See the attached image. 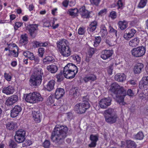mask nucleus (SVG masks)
Returning <instances> with one entry per match:
<instances>
[{
  "mask_svg": "<svg viewBox=\"0 0 148 148\" xmlns=\"http://www.w3.org/2000/svg\"><path fill=\"white\" fill-rule=\"evenodd\" d=\"M110 30L109 32L112 34H115L116 37H117V31L116 29L113 28L111 26H109Z\"/></svg>",
  "mask_w": 148,
  "mask_h": 148,
  "instance_id": "nucleus-49",
  "label": "nucleus"
},
{
  "mask_svg": "<svg viewBox=\"0 0 148 148\" xmlns=\"http://www.w3.org/2000/svg\"><path fill=\"white\" fill-rule=\"evenodd\" d=\"M97 22L94 21L91 23L87 29V30L88 33L93 32L97 28Z\"/></svg>",
  "mask_w": 148,
  "mask_h": 148,
  "instance_id": "nucleus-24",
  "label": "nucleus"
},
{
  "mask_svg": "<svg viewBox=\"0 0 148 148\" xmlns=\"http://www.w3.org/2000/svg\"><path fill=\"white\" fill-rule=\"evenodd\" d=\"M21 110L22 108L21 106L18 105L15 106L11 110V116L12 118L16 117L18 115Z\"/></svg>",
  "mask_w": 148,
  "mask_h": 148,
  "instance_id": "nucleus-10",
  "label": "nucleus"
},
{
  "mask_svg": "<svg viewBox=\"0 0 148 148\" xmlns=\"http://www.w3.org/2000/svg\"><path fill=\"white\" fill-rule=\"evenodd\" d=\"M25 132L23 130H17L14 137L15 141L19 143L23 142L25 139Z\"/></svg>",
  "mask_w": 148,
  "mask_h": 148,
  "instance_id": "nucleus-8",
  "label": "nucleus"
},
{
  "mask_svg": "<svg viewBox=\"0 0 148 148\" xmlns=\"http://www.w3.org/2000/svg\"><path fill=\"white\" fill-rule=\"evenodd\" d=\"M97 79V77L95 75L91 73H89L85 75L83 80L85 82H87L89 81H94Z\"/></svg>",
  "mask_w": 148,
  "mask_h": 148,
  "instance_id": "nucleus-13",
  "label": "nucleus"
},
{
  "mask_svg": "<svg viewBox=\"0 0 148 148\" xmlns=\"http://www.w3.org/2000/svg\"><path fill=\"white\" fill-rule=\"evenodd\" d=\"M75 91L74 92L73 95V97L76 98L78 97L80 95V89L78 87H76L75 88Z\"/></svg>",
  "mask_w": 148,
  "mask_h": 148,
  "instance_id": "nucleus-43",
  "label": "nucleus"
},
{
  "mask_svg": "<svg viewBox=\"0 0 148 148\" xmlns=\"http://www.w3.org/2000/svg\"><path fill=\"white\" fill-rule=\"evenodd\" d=\"M25 101L27 102L30 103H36V101L35 100L33 93H30L26 95Z\"/></svg>",
  "mask_w": 148,
  "mask_h": 148,
  "instance_id": "nucleus-22",
  "label": "nucleus"
},
{
  "mask_svg": "<svg viewBox=\"0 0 148 148\" xmlns=\"http://www.w3.org/2000/svg\"><path fill=\"white\" fill-rule=\"evenodd\" d=\"M147 0H140L138 5V8H143L146 5Z\"/></svg>",
  "mask_w": 148,
  "mask_h": 148,
  "instance_id": "nucleus-45",
  "label": "nucleus"
},
{
  "mask_svg": "<svg viewBox=\"0 0 148 148\" xmlns=\"http://www.w3.org/2000/svg\"><path fill=\"white\" fill-rule=\"evenodd\" d=\"M23 23L21 22H16L15 23V25L14 26V29L15 30L17 29L18 28L21 26Z\"/></svg>",
  "mask_w": 148,
  "mask_h": 148,
  "instance_id": "nucleus-58",
  "label": "nucleus"
},
{
  "mask_svg": "<svg viewBox=\"0 0 148 148\" xmlns=\"http://www.w3.org/2000/svg\"><path fill=\"white\" fill-rule=\"evenodd\" d=\"M32 115L33 119L36 123H39L40 122V117L42 114L39 111H32Z\"/></svg>",
  "mask_w": 148,
  "mask_h": 148,
  "instance_id": "nucleus-12",
  "label": "nucleus"
},
{
  "mask_svg": "<svg viewBox=\"0 0 148 148\" xmlns=\"http://www.w3.org/2000/svg\"><path fill=\"white\" fill-rule=\"evenodd\" d=\"M90 1L92 4L96 6H98L101 1V0H90Z\"/></svg>",
  "mask_w": 148,
  "mask_h": 148,
  "instance_id": "nucleus-55",
  "label": "nucleus"
},
{
  "mask_svg": "<svg viewBox=\"0 0 148 148\" xmlns=\"http://www.w3.org/2000/svg\"><path fill=\"white\" fill-rule=\"evenodd\" d=\"M67 41L64 39L60 40L57 42L58 51L63 57H68L71 55V51L67 45Z\"/></svg>",
  "mask_w": 148,
  "mask_h": 148,
  "instance_id": "nucleus-3",
  "label": "nucleus"
},
{
  "mask_svg": "<svg viewBox=\"0 0 148 148\" xmlns=\"http://www.w3.org/2000/svg\"><path fill=\"white\" fill-rule=\"evenodd\" d=\"M90 106V105L88 101H84L76 104L74 107L73 110L77 113L82 114L84 113Z\"/></svg>",
  "mask_w": 148,
  "mask_h": 148,
  "instance_id": "nucleus-6",
  "label": "nucleus"
},
{
  "mask_svg": "<svg viewBox=\"0 0 148 148\" xmlns=\"http://www.w3.org/2000/svg\"><path fill=\"white\" fill-rule=\"evenodd\" d=\"M9 145L12 148H15L16 147V145L13 140H10L9 142Z\"/></svg>",
  "mask_w": 148,
  "mask_h": 148,
  "instance_id": "nucleus-52",
  "label": "nucleus"
},
{
  "mask_svg": "<svg viewBox=\"0 0 148 148\" xmlns=\"http://www.w3.org/2000/svg\"><path fill=\"white\" fill-rule=\"evenodd\" d=\"M64 94V90L63 88H57L55 92V98L57 99L62 98Z\"/></svg>",
  "mask_w": 148,
  "mask_h": 148,
  "instance_id": "nucleus-18",
  "label": "nucleus"
},
{
  "mask_svg": "<svg viewBox=\"0 0 148 148\" xmlns=\"http://www.w3.org/2000/svg\"><path fill=\"white\" fill-rule=\"evenodd\" d=\"M52 57L48 56L45 58L43 60L44 63L45 64L49 63L53 61V59Z\"/></svg>",
  "mask_w": 148,
  "mask_h": 148,
  "instance_id": "nucleus-44",
  "label": "nucleus"
},
{
  "mask_svg": "<svg viewBox=\"0 0 148 148\" xmlns=\"http://www.w3.org/2000/svg\"><path fill=\"white\" fill-rule=\"evenodd\" d=\"M117 5L119 8H123L124 5L121 0H119L118 1Z\"/></svg>",
  "mask_w": 148,
  "mask_h": 148,
  "instance_id": "nucleus-57",
  "label": "nucleus"
},
{
  "mask_svg": "<svg viewBox=\"0 0 148 148\" xmlns=\"http://www.w3.org/2000/svg\"><path fill=\"white\" fill-rule=\"evenodd\" d=\"M108 32L106 28L105 25H102L101 27V31L100 34L101 35L102 37H104L106 36Z\"/></svg>",
  "mask_w": 148,
  "mask_h": 148,
  "instance_id": "nucleus-34",
  "label": "nucleus"
},
{
  "mask_svg": "<svg viewBox=\"0 0 148 148\" xmlns=\"http://www.w3.org/2000/svg\"><path fill=\"white\" fill-rule=\"evenodd\" d=\"M69 3V1L68 0H64L62 2V5L65 7H67Z\"/></svg>",
  "mask_w": 148,
  "mask_h": 148,
  "instance_id": "nucleus-64",
  "label": "nucleus"
},
{
  "mask_svg": "<svg viewBox=\"0 0 148 148\" xmlns=\"http://www.w3.org/2000/svg\"><path fill=\"white\" fill-rule=\"evenodd\" d=\"M4 76L5 78L8 81H10L11 79V77L8 73H5L4 74Z\"/></svg>",
  "mask_w": 148,
  "mask_h": 148,
  "instance_id": "nucleus-59",
  "label": "nucleus"
},
{
  "mask_svg": "<svg viewBox=\"0 0 148 148\" xmlns=\"http://www.w3.org/2000/svg\"><path fill=\"white\" fill-rule=\"evenodd\" d=\"M23 55L25 57H27L30 60H32L34 58V54L33 53L30 52L26 51L23 53Z\"/></svg>",
  "mask_w": 148,
  "mask_h": 148,
  "instance_id": "nucleus-32",
  "label": "nucleus"
},
{
  "mask_svg": "<svg viewBox=\"0 0 148 148\" xmlns=\"http://www.w3.org/2000/svg\"><path fill=\"white\" fill-rule=\"evenodd\" d=\"M116 13L115 12L113 11L110 13V17L112 19H115L116 18Z\"/></svg>",
  "mask_w": 148,
  "mask_h": 148,
  "instance_id": "nucleus-54",
  "label": "nucleus"
},
{
  "mask_svg": "<svg viewBox=\"0 0 148 148\" xmlns=\"http://www.w3.org/2000/svg\"><path fill=\"white\" fill-rule=\"evenodd\" d=\"M56 82L53 80H51L47 83L45 87L46 89L49 91L52 90L54 88Z\"/></svg>",
  "mask_w": 148,
  "mask_h": 148,
  "instance_id": "nucleus-27",
  "label": "nucleus"
},
{
  "mask_svg": "<svg viewBox=\"0 0 148 148\" xmlns=\"http://www.w3.org/2000/svg\"><path fill=\"white\" fill-rule=\"evenodd\" d=\"M18 97L16 95H13L11 96L6 100L5 104L8 106L12 105L18 100Z\"/></svg>",
  "mask_w": 148,
  "mask_h": 148,
  "instance_id": "nucleus-11",
  "label": "nucleus"
},
{
  "mask_svg": "<svg viewBox=\"0 0 148 148\" xmlns=\"http://www.w3.org/2000/svg\"><path fill=\"white\" fill-rule=\"evenodd\" d=\"M109 91L115 95V100L116 102L121 105H124V98L126 95V90L119 85L118 83L114 82L110 86Z\"/></svg>",
  "mask_w": 148,
  "mask_h": 148,
  "instance_id": "nucleus-2",
  "label": "nucleus"
},
{
  "mask_svg": "<svg viewBox=\"0 0 148 148\" xmlns=\"http://www.w3.org/2000/svg\"><path fill=\"white\" fill-rule=\"evenodd\" d=\"M54 97L53 95H51L48 98L47 100V103L48 105H50L54 102Z\"/></svg>",
  "mask_w": 148,
  "mask_h": 148,
  "instance_id": "nucleus-39",
  "label": "nucleus"
},
{
  "mask_svg": "<svg viewBox=\"0 0 148 148\" xmlns=\"http://www.w3.org/2000/svg\"><path fill=\"white\" fill-rule=\"evenodd\" d=\"M147 85H148V76L143 77L139 83V87L140 89H142L145 88Z\"/></svg>",
  "mask_w": 148,
  "mask_h": 148,
  "instance_id": "nucleus-23",
  "label": "nucleus"
},
{
  "mask_svg": "<svg viewBox=\"0 0 148 148\" xmlns=\"http://www.w3.org/2000/svg\"><path fill=\"white\" fill-rule=\"evenodd\" d=\"M111 101L112 99L110 97L104 98L99 101L100 106L103 109L106 108L111 105Z\"/></svg>",
  "mask_w": 148,
  "mask_h": 148,
  "instance_id": "nucleus-9",
  "label": "nucleus"
},
{
  "mask_svg": "<svg viewBox=\"0 0 148 148\" xmlns=\"http://www.w3.org/2000/svg\"><path fill=\"white\" fill-rule=\"evenodd\" d=\"M127 95L130 96H132L134 95V93L132 90L131 89H129L126 91V95Z\"/></svg>",
  "mask_w": 148,
  "mask_h": 148,
  "instance_id": "nucleus-60",
  "label": "nucleus"
},
{
  "mask_svg": "<svg viewBox=\"0 0 148 148\" xmlns=\"http://www.w3.org/2000/svg\"><path fill=\"white\" fill-rule=\"evenodd\" d=\"M136 31L134 29H131L129 30L128 33H125L123 37L124 38L127 40H129L133 37L134 34L136 33Z\"/></svg>",
  "mask_w": 148,
  "mask_h": 148,
  "instance_id": "nucleus-20",
  "label": "nucleus"
},
{
  "mask_svg": "<svg viewBox=\"0 0 148 148\" xmlns=\"http://www.w3.org/2000/svg\"><path fill=\"white\" fill-rule=\"evenodd\" d=\"M21 39L20 42L24 45L28 43V37L26 34L22 35L21 36Z\"/></svg>",
  "mask_w": 148,
  "mask_h": 148,
  "instance_id": "nucleus-35",
  "label": "nucleus"
},
{
  "mask_svg": "<svg viewBox=\"0 0 148 148\" xmlns=\"http://www.w3.org/2000/svg\"><path fill=\"white\" fill-rule=\"evenodd\" d=\"M90 140L91 143L88 145V146L90 147H94L97 145V142L98 140V137L96 135L91 134L90 136Z\"/></svg>",
  "mask_w": 148,
  "mask_h": 148,
  "instance_id": "nucleus-15",
  "label": "nucleus"
},
{
  "mask_svg": "<svg viewBox=\"0 0 148 148\" xmlns=\"http://www.w3.org/2000/svg\"><path fill=\"white\" fill-rule=\"evenodd\" d=\"M32 144L31 141L29 140H27L23 144V147L29 146Z\"/></svg>",
  "mask_w": 148,
  "mask_h": 148,
  "instance_id": "nucleus-56",
  "label": "nucleus"
},
{
  "mask_svg": "<svg viewBox=\"0 0 148 148\" xmlns=\"http://www.w3.org/2000/svg\"><path fill=\"white\" fill-rule=\"evenodd\" d=\"M126 78V75L123 73H119L116 74L115 76V79L120 82H123L124 81Z\"/></svg>",
  "mask_w": 148,
  "mask_h": 148,
  "instance_id": "nucleus-25",
  "label": "nucleus"
},
{
  "mask_svg": "<svg viewBox=\"0 0 148 148\" xmlns=\"http://www.w3.org/2000/svg\"><path fill=\"white\" fill-rule=\"evenodd\" d=\"M68 128L66 126L57 125L52 132L50 138L58 147L64 143L65 138L67 136Z\"/></svg>",
  "mask_w": 148,
  "mask_h": 148,
  "instance_id": "nucleus-1",
  "label": "nucleus"
},
{
  "mask_svg": "<svg viewBox=\"0 0 148 148\" xmlns=\"http://www.w3.org/2000/svg\"><path fill=\"white\" fill-rule=\"evenodd\" d=\"M47 69L48 71L52 73L57 72L58 68L57 66L54 64H51L47 66Z\"/></svg>",
  "mask_w": 148,
  "mask_h": 148,
  "instance_id": "nucleus-28",
  "label": "nucleus"
},
{
  "mask_svg": "<svg viewBox=\"0 0 148 148\" xmlns=\"http://www.w3.org/2000/svg\"><path fill=\"white\" fill-rule=\"evenodd\" d=\"M144 137V135L142 132H139L136 134L135 135L134 138L137 140H141L143 139Z\"/></svg>",
  "mask_w": 148,
  "mask_h": 148,
  "instance_id": "nucleus-37",
  "label": "nucleus"
},
{
  "mask_svg": "<svg viewBox=\"0 0 148 148\" xmlns=\"http://www.w3.org/2000/svg\"><path fill=\"white\" fill-rule=\"evenodd\" d=\"M90 12L87 10H82V15L84 18H88L89 17Z\"/></svg>",
  "mask_w": 148,
  "mask_h": 148,
  "instance_id": "nucleus-41",
  "label": "nucleus"
},
{
  "mask_svg": "<svg viewBox=\"0 0 148 148\" xmlns=\"http://www.w3.org/2000/svg\"><path fill=\"white\" fill-rule=\"evenodd\" d=\"M95 38L93 45L95 47H97L100 43L101 41V38L99 36H96L95 37Z\"/></svg>",
  "mask_w": 148,
  "mask_h": 148,
  "instance_id": "nucleus-40",
  "label": "nucleus"
},
{
  "mask_svg": "<svg viewBox=\"0 0 148 148\" xmlns=\"http://www.w3.org/2000/svg\"><path fill=\"white\" fill-rule=\"evenodd\" d=\"M68 118L69 119H71L74 118L73 114L71 112H69L67 113Z\"/></svg>",
  "mask_w": 148,
  "mask_h": 148,
  "instance_id": "nucleus-62",
  "label": "nucleus"
},
{
  "mask_svg": "<svg viewBox=\"0 0 148 148\" xmlns=\"http://www.w3.org/2000/svg\"><path fill=\"white\" fill-rule=\"evenodd\" d=\"M107 71L109 75H111L113 69V64L111 65L107 68Z\"/></svg>",
  "mask_w": 148,
  "mask_h": 148,
  "instance_id": "nucleus-51",
  "label": "nucleus"
},
{
  "mask_svg": "<svg viewBox=\"0 0 148 148\" xmlns=\"http://www.w3.org/2000/svg\"><path fill=\"white\" fill-rule=\"evenodd\" d=\"M28 31L30 35L33 38H34L36 34V30L38 29V26L35 25H29V27L28 28Z\"/></svg>",
  "mask_w": 148,
  "mask_h": 148,
  "instance_id": "nucleus-17",
  "label": "nucleus"
},
{
  "mask_svg": "<svg viewBox=\"0 0 148 148\" xmlns=\"http://www.w3.org/2000/svg\"><path fill=\"white\" fill-rule=\"evenodd\" d=\"M64 69L65 70H69L74 72H76L77 73L78 71V69L77 66L72 63H69L66 65Z\"/></svg>",
  "mask_w": 148,
  "mask_h": 148,
  "instance_id": "nucleus-19",
  "label": "nucleus"
},
{
  "mask_svg": "<svg viewBox=\"0 0 148 148\" xmlns=\"http://www.w3.org/2000/svg\"><path fill=\"white\" fill-rule=\"evenodd\" d=\"M13 47L15 49L12 51L9 50L10 53L8 54V56L12 55L14 57H17L18 56V53L17 52L18 51V47L15 44L13 45Z\"/></svg>",
  "mask_w": 148,
  "mask_h": 148,
  "instance_id": "nucleus-29",
  "label": "nucleus"
},
{
  "mask_svg": "<svg viewBox=\"0 0 148 148\" xmlns=\"http://www.w3.org/2000/svg\"><path fill=\"white\" fill-rule=\"evenodd\" d=\"M113 54L112 51L109 50H104L101 52V57L103 59L106 60L111 57Z\"/></svg>",
  "mask_w": 148,
  "mask_h": 148,
  "instance_id": "nucleus-14",
  "label": "nucleus"
},
{
  "mask_svg": "<svg viewBox=\"0 0 148 148\" xmlns=\"http://www.w3.org/2000/svg\"><path fill=\"white\" fill-rule=\"evenodd\" d=\"M42 145L45 148H49L50 145V142L49 140H46L43 143Z\"/></svg>",
  "mask_w": 148,
  "mask_h": 148,
  "instance_id": "nucleus-48",
  "label": "nucleus"
},
{
  "mask_svg": "<svg viewBox=\"0 0 148 148\" xmlns=\"http://www.w3.org/2000/svg\"><path fill=\"white\" fill-rule=\"evenodd\" d=\"M2 92L7 95L12 94L14 92V88L12 86H9L3 88Z\"/></svg>",
  "mask_w": 148,
  "mask_h": 148,
  "instance_id": "nucleus-26",
  "label": "nucleus"
},
{
  "mask_svg": "<svg viewBox=\"0 0 148 148\" xmlns=\"http://www.w3.org/2000/svg\"><path fill=\"white\" fill-rule=\"evenodd\" d=\"M131 52L132 55L136 57L143 56L145 52V48L143 46H141L133 49Z\"/></svg>",
  "mask_w": 148,
  "mask_h": 148,
  "instance_id": "nucleus-7",
  "label": "nucleus"
},
{
  "mask_svg": "<svg viewBox=\"0 0 148 148\" xmlns=\"http://www.w3.org/2000/svg\"><path fill=\"white\" fill-rule=\"evenodd\" d=\"M139 40L137 37L131 40L129 42V45L132 47H135L137 46L139 43Z\"/></svg>",
  "mask_w": 148,
  "mask_h": 148,
  "instance_id": "nucleus-30",
  "label": "nucleus"
},
{
  "mask_svg": "<svg viewBox=\"0 0 148 148\" xmlns=\"http://www.w3.org/2000/svg\"><path fill=\"white\" fill-rule=\"evenodd\" d=\"M76 10H69L67 12V13L69 14L70 16L73 17L76 16L77 14L79 12V10H77L76 12H75L74 11Z\"/></svg>",
  "mask_w": 148,
  "mask_h": 148,
  "instance_id": "nucleus-42",
  "label": "nucleus"
},
{
  "mask_svg": "<svg viewBox=\"0 0 148 148\" xmlns=\"http://www.w3.org/2000/svg\"><path fill=\"white\" fill-rule=\"evenodd\" d=\"M84 32V30L83 28L80 27L78 30V33L80 35H82Z\"/></svg>",
  "mask_w": 148,
  "mask_h": 148,
  "instance_id": "nucleus-61",
  "label": "nucleus"
},
{
  "mask_svg": "<svg viewBox=\"0 0 148 148\" xmlns=\"http://www.w3.org/2000/svg\"><path fill=\"white\" fill-rule=\"evenodd\" d=\"M144 65L141 63H137L135 65L134 68V72L135 74L140 73L143 69Z\"/></svg>",
  "mask_w": 148,
  "mask_h": 148,
  "instance_id": "nucleus-21",
  "label": "nucleus"
},
{
  "mask_svg": "<svg viewBox=\"0 0 148 148\" xmlns=\"http://www.w3.org/2000/svg\"><path fill=\"white\" fill-rule=\"evenodd\" d=\"M76 72L71 71L67 70H65L64 69L63 74L64 77L68 79H72L75 76L76 74Z\"/></svg>",
  "mask_w": 148,
  "mask_h": 148,
  "instance_id": "nucleus-16",
  "label": "nucleus"
},
{
  "mask_svg": "<svg viewBox=\"0 0 148 148\" xmlns=\"http://www.w3.org/2000/svg\"><path fill=\"white\" fill-rule=\"evenodd\" d=\"M71 57L74 60H75L77 62H79L81 61V58L77 55H73Z\"/></svg>",
  "mask_w": 148,
  "mask_h": 148,
  "instance_id": "nucleus-53",
  "label": "nucleus"
},
{
  "mask_svg": "<svg viewBox=\"0 0 148 148\" xmlns=\"http://www.w3.org/2000/svg\"><path fill=\"white\" fill-rule=\"evenodd\" d=\"M42 42H39L38 41L34 42V44L36 47L42 46Z\"/></svg>",
  "mask_w": 148,
  "mask_h": 148,
  "instance_id": "nucleus-63",
  "label": "nucleus"
},
{
  "mask_svg": "<svg viewBox=\"0 0 148 148\" xmlns=\"http://www.w3.org/2000/svg\"><path fill=\"white\" fill-rule=\"evenodd\" d=\"M33 93L36 103L38 101H42L43 100V98L39 93L35 92H33Z\"/></svg>",
  "mask_w": 148,
  "mask_h": 148,
  "instance_id": "nucleus-31",
  "label": "nucleus"
},
{
  "mask_svg": "<svg viewBox=\"0 0 148 148\" xmlns=\"http://www.w3.org/2000/svg\"><path fill=\"white\" fill-rule=\"evenodd\" d=\"M56 78L57 82H60L63 80L64 77L62 73H60L56 75Z\"/></svg>",
  "mask_w": 148,
  "mask_h": 148,
  "instance_id": "nucleus-46",
  "label": "nucleus"
},
{
  "mask_svg": "<svg viewBox=\"0 0 148 148\" xmlns=\"http://www.w3.org/2000/svg\"><path fill=\"white\" fill-rule=\"evenodd\" d=\"M43 74L42 69L35 68L34 69V75L31 76L30 80L33 86H35L39 85L41 84Z\"/></svg>",
  "mask_w": 148,
  "mask_h": 148,
  "instance_id": "nucleus-4",
  "label": "nucleus"
},
{
  "mask_svg": "<svg viewBox=\"0 0 148 148\" xmlns=\"http://www.w3.org/2000/svg\"><path fill=\"white\" fill-rule=\"evenodd\" d=\"M95 50L93 48H90L88 50V55L89 56V57L91 58L92 55L95 53Z\"/></svg>",
  "mask_w": 148,
  "mask_h": 148,
  "instance_id": "nucleus-47",
  "label": "nucleus"
},
{
  "mask_svg": "<svg viewBox=\"0 0 148 148\" xmlns=\"http://www.w3.org/2000/svg\"><path fill=\"white\" fill-rule=\"evenodd\" d=\"M6 126L7 128L9 130H12L15 127V124L12 121L9 122L6 124Z\"/></svg>",
  "mask_w": 148,
  "mask_h": 148,
  "instance_id": "nucleus-38",
  "label": "nucleus"
},
{
  "mask_svg": "<svg viewBox=\"0 0 148 148\" xmlns=\"http://www.w3.org/2000/svg\"><path fill=\"white\" fill-rule=\"evenodd\" d=\"M104 118L105 121L108 123L113 124L117 121L118 117L114 110L111 108H109L104 111Z\"/></svg>",
  "mask_w": 148,
  "mask_h": 148,
  "instance_id": "nucleus-5",
  "label": "nucleus"
},
{
  "mask_svg": "<svg viewBox=\"0 0 148 148\" xmlns=\"http://www.w3.org/2000/svg\"><path fill=\"white\" fill-rule=\"evenodd\" d=\"M38 52L39 56L41 57H42L45 53V49L42 47L38 49Z\"/></svg>",
  "mask_w": 148,
  "mask_h": 148,
  "instance_id": "nucleus-50",
  "label": "nucleus"
},
{
  "mask_svg": "<svg viewBox=\"0 0 148 148\" xmlns=\"http://www.w3.org/2000/svg\"><path fill=\"white\" fill-rule=\"evenodd\" d=\"M119 27L120 29L122 30H124L127 27V23L125 22L119 21L118 23Z\"/></svg>",
  "mask_w": 148,
  "mask_h": 148,
  "instance_id": "nucleus-36",
  "label": "nucleus"
},
{
  "mask_svg": "<svg viewBox=\"0 0 148 148\" xmlns=\"http://www.w3.org/2000/svg\"><path fill=\"white\" fill-rule=\"evenodd\" d=\"M127 147L128 148H135L136 145L134 141L130 140H128L126 142Z\"/></svg>",
  "mask_w": 148,
  "mask_h": 148,
  "instance_id": "nucleus-33",
  "label": "nucleus"
}]
</instances>
